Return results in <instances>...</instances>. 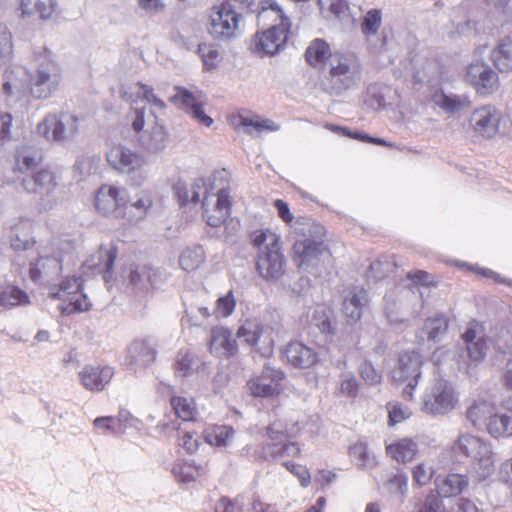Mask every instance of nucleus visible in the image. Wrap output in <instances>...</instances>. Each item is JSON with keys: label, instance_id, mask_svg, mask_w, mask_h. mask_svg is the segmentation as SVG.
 <instances>
[{"label": "nucleus", "instance_id": "nucleus-60", "mask_svg": "<svg viewBox=\"0 0 512 512\" xmlns=\"http://www.w3.org/2000/svg\"><path fill=\"white\" fill-rule=\"evenodd\" d=\"M359 374L366 384L377 385L382 380L381 372L377 371L370 362H364L359 367Z\"/></svg>", "mask_w": 512, "mask_h": 512}, {"label": "nucleus", "instance_id": "nucleus-37", "mask_svg": "<svg viewBox=\"0 0 512 512\" xmlns=\"http://www.w3.org/2000/svg\"><path fill=\"white\" fill-rule=\"evenodd\" d=\"M436 490L441 497H454L462 493L468 486V479L465 475L449 474L443 478L436 479Z\"/></svg>", "mask_w": 512, "mask_h": 512}, {"label": "nucleus", "instance_id": "nucleus-8", "mask_svg": "<svg viewBox=\"0 0 512 512\" xmlns=\"http://www.w3.org/2000/svg\"><path fill=\"white\" fill-rule=\"evenodd\" d=\"M329 83L336 93L353 88L360 81V65L353 54L334 53L330 58Z\"/></svg>", "mask_w": 512, "mask_h": 512}, {"label": "nucleus", "instance_id": "nucleus-52", "mask_svg": "<svg viewBox=\"0 0 512 512\" xmlns=\"http://www.w3.org/2000/svg\"><path fill=\"white\" fill-rule=\"evenodd\" d=\"M435 472L434 466L429 461H422L412 469L413 483L419 487L425 486L430 483Z\"/></svg>", "mask_w": 512, "mask_h": 512}, {"label": "nucleus", "instance_id": "nucleus-12", "mask_svg": "<svg viewBox=\"0 0 512 512\" xmlns=\"http://www.w3.org/2000/svg\"><path fill=\"white\" fill-rule=\"evenodd\" d=\"M61 80L59 66L51 60H44L34 72L29 73L30 93L36 99H47L58 90Z\"/></svg>", "mask_w": 512, "mask_h": 512}, {"label": "nucleus", "instance_id": "nucleus-50", "mask_svg": "<svg viewBox=\"0 0 512 512\" xmlns=\"http://www.w3.org/2000/svg\"><path fill=\"white\" fill-rule=\"evenodd\" d=\"M158 279V271L151 267H142L139 270L131 271L130 281L133 285L139 286L140 288H146L147 286H156Z\"/></svg>", "mask_w": 512, "mask_h": 512}, {"label": "nucleus", "instance_id": "nucleus-6", "mask_svg": "<svg viewBox=\"0 0 512 512\" xmlns=\"http://www.w3.org/2000/svg\"><path fill=\"white\" fill-rule=\"evenodd\" d=\"M109 165L127 177L133 186H141L149 176V163L140 153L121 144L112 146L106 154Z\"/></svg>", "mask_w": 512, "mask_h": 512}, {"label": "nucleus", "instance_id": "nucleus-47", "mask_svg": "<svg viewBox=\"0 0 512 512\" xmlns=\"http://www.w3.org/2000/svg\"><path fill=\"white\" fill-rule=\"evenodd\" d=\"M234 430L230 426H212L205 431V441L212 446H226L233 438Z\"/></svg>", "mask_w": 512, "mask_h": 512}, {"label": "nucleus", "instance_id": "nucleus-31", "mask_svg": "<svg viewBox=\"0 0 512 512\" xmlns=\"http://www.w3.org/2000/svg\"><path fill=\"white\" fill-rule=\"evenodd\" d=\"M229 122L234 127H243L247 134H260L264 131L274 132L280 129V126L274 121L260 116H243L242 113L229 116Z\"/></svg>", "mask_w": 512, "mask_h": 512}, {"label": "nucleus", "instance_id": "nucleus-7", "mask_svg": "<svg viewBox=\"0 0 512 512\" xmlns=\"http://www.w3.org/2000/svg\"><path fill=\"white\" fill-rule=\"evenodd\" d=\"M79 132V119L68 113H49L37 125V133L49 143L66 144Z\"/></svg>", "mask_w": 512, "mask_h": 512}, {"label": "nucleus", "instance_id": "nucleus-39", "mask_svg": "<svg viewBox=\"0 0 512 512\" xmlns=\"http://www.w3.org/2000/svg\"><path fill=\"white\" fill-rule=\"evenodd\" d=\"M495 412V407L488 401L477 400L467 411V418L474 427L480 428L483 425L487 427V422Z\"/></svg>", "mask_w": 512, "mask_h": 512}, {"label": "nucleus", "instance_id": "nucleus-48", "mask_svg": "<svg viewBox=\"0 0 512 512\" xmlns=\"http://www.w3.org/2000/svg\"><path fill=\"white\" fill-rule=\"evenodd\" d=\"M350 456L356 461L361 468H372L377 464L376 456L368 450L367 445L358 441L349 449Z\"/></svg>", "mask_w": 512, "mask_h": 512}, {"label": "nucleus", "instance_id": "nucleus-11", "mask_svg": "<svg viewBox=\"0 0 512 512\" xmlns=\"http://www.w3.org/2000/svg\"><path fill=\"white\" fill-rule=\"evenodd\" d=\"M423 360L416 351H405L400 354L398 364L392 372L393 380L402 385V395L407 399H412L414 390L421 377V367Z\"/></svg>", "mask_w": 512, "mask_h": 512}, {"label": "nucleus", "instance_id": "nucleus-64", "mask_svg": "<svg viewBox=\"0 0 512 512\" xmlns=\"http://www.w3.org/2000/svg\"><path fill=\"white\" fill-rule=\"evenodd\" d=\"M469 358L474 362H480L484 359L487 352V343L484 339H478L477 342L467 345Z\"/></svg>", "mask_w": 512, "mask_h": 512}, {"label": "nucleus", "instance_id": "nucleus-57", "mask_svg": "<svg viewBox=\"0 0 512 512\" xmlns=\"http://www.w3.org/2000/svg\"><path fill=\"white\" fill-rule=\"evenodd\" d=\"M244 504L243 496L234 499L222 497L215 506V512H243Z\"/></svg>", "mask_w": 512, "mask_h": 512}, {"label": "nucleus", "instance_id": "nucleus-51", "mask_svg": "<svg viewBox=\"0 0 512 512\" xmlns=\"http://www.w3.org/2000/svg\"><path fill=\"white\" fill-rule=\"evenodd\" d=\"M13 36L6 25L0 24V65L8 63L13 56Z\"/></svg>", "mask_w": 512, "mask_h": 512}, {"label": "nucleus", "instance_id": "nucleus-34", "mask_svg": "<svg viewBox=\"0 0 512 512\" xmlns=\"http://www.w3.org/2000/svg\"><path fill=\"white\" fill-rule=\"evenodd\" d=\"M490 60L501 73L512 71V38L501 39L490 51Z\"/></svg>", "mask_w": 512, "mask_h": 512}, {"label": "nucleus", "instance_id": "nucleus-33", "mask_svg": "<svg viewBox=\"0 0 512 512\" xmlns=\"http://www.w3.org/2000/svg\"><path fill=\"white\" fill-rule=\"evenodd\" d=\"M368 303L366 290L354 288L345 295L343 313L349 323H356L362 317L363 308Z\"/></svg>", "mask_w": 512, "mask_h": 512}, {"label": "nucleus", "instance_id": "nucleus-42", "mask_svg": "<svg viewBox=\"0 0 512 512\" xmlns=\"http://www.w3.org/2000/svg\"><path fill=\"white\" fill-rule=\"evenodd\" d=\"M487 432L494 438L512 436V416L494 412L487 422Z\"/></svg>", "mask_w": 512, "mask_h": 512}, {"label": "nucleus", "instance_id": "nucleus-53", "mask_svg": "<svg viewBox=\"0 0 512 512\" xmlns=\"http://www.w3.org/2000/svg\"><path fill=\"white\" fill-rule=\"evenodd\" d=\"M382 25V12L379 9H371L365 14L361 31L368 38L376 35Z\"/></svg>", "mask_w": 512, "mask_h": 512}, {"label": "nucleus", "instance_id": "nucleus-40", "mask_svg": "<svg viewBox=\"0 0 512 512\" xmlns=\"http://www.w3.org/2000/svg\"><path fill=\"white\" fill-rule=\"evenodd\" d=\"M252 243L260 253L280 250V236L270 229L256 230L251 235Z\"/></svg>", "mask_w": 512, "mask_h": 512}, {"label": "nucleus", "instance_id": "nucleus-9", "mask_svg": "<svg viewBox=\"0 0 512 512\" xmlns=\"http://www.w3.org/2000/svg\"><path fill=\"white\" fill-rule=\"evenodd\" d=\"M236 336L261 357H269L274 351L272 328L256 317L242 320Z\"/></svg>", "mask_w": 512, "mask_h": 512}, {"label": "nucleus", "instance_id": "nucleus-20", "mask_svg": "<svg viewBox=\"0 0 512 512\" xmlns=\"http://www.w3.org/2000/svg\"><path fill=\"white\" fill-rule=\"evenodd\" d=\"M29 73L20 66H13L5 70L3 74L2 91L9 104L21 100L28 88L27 80Z\"/></svg>", "mask_w": 512, "mask_h": 512}, {"label": "nucleus", "instance_id": "nucleus-36", "mask_svg": "<svg viewBox=\"0 0 512 512\" xmlns=\"http://www.w3.org/2000/svg\"><path fill=\"white\" fill-rule=\"evenodd\" d=\"M386 451L397 463H407L417 455L418 444L410 438H402L387 445Z\"/></svg>", "mask_w": 512, "mask_h": 512}, {"label": "nucleus", "instance_id": "nucleus-29", "mask_svg": "<svg viewBox=\"0 0 512 512\" xmlns=\"http://www.w3.org/2000/svg\"><path fill=\"white\" fill-rule=\"evenodd\" d=\"M19 10L23 19L37 15L42 21L52 20L57 14V0H20Z\"/></svg>", "mask_w": 512, "mask_h": 512}, {"label": "nucleus", "instance_id": "nucleus-26", "mask_svg": "<svg viewBox=\"0 0 512 512\" xmlns=\"http://www.w3.org/2000/svg\"><path fill=\"white\" fill-rule=\"evenodd\" d=\"M210 353L220 358H230L238 352V345L231 330L226 327H215L211 330Z\"/></svg>", "mask_w": 512, "mask_h": 512}, {"label": "nucleus", "instance_id": "nucleus-45", "mask_svg": "<svg viewBox=\"0 0 512 512\" xmlns=\"http://www.w3.org/2000/svg\"><path fill=\"white\" fill-rule=\"evenodd\" d=\"M332 55L329 45L321 39L312 41L305 53L307 62L314 67L322 64L328 57L330 59Z\"/></svg>", "mask_w": 512, "mask_h": 512}, {"label": "nucleus", "instance_id": "nucleus-23", "mask_svg": "<svg viewBox=\"0 0 512 512\" xmlns=\"http://www.w3.org/2000/svg\"><path fill=\"white\" fill-rule=\"evenodd\" d=\"M125 190L112 185H102L95 196V206L97 210L104 214H113L116 218H120L119 212L125 201Z\"/></svg>", "mask_w": 512, "mask_h": 512}, {"label": "nucleus", "instance_id": "nucleus-56", "mask_svg": "<svg viewBox=\"0 0 512 512\" xmlns=\"http://www.w3.org/2000/svg\"><path fill=\"white\" fill-rule=\"evenodd\" d=\"M236 307V298L232 290L216 301L214 315L216 318H227L232 315Z\"/></svg>", "mask_w": 512, "mask_h": 512}, {"label": "nucleus", "instance_id": "nucleus-5", "mask_svg": "<svg viewBox=\"0 0 512 512\" xmlns=\"http://www.w3.org/2000/svg\"><path fill=\"white\" fill-rule=\"evenodd\" d=\"M243 28V13L236 8L232 1H224L210 10L207 32L214 40L229 42L239 37Z\"/></svg>", "mask_w": 512, "mask_h": 512}, {"label": "nucleus", "instance_id": "nucleus-14", "mask_svg": "<svg viewBox=\"0 0 512 512\" xmlns=\"http://www.w3.org/2000/svg\"><path fill=\"white\" fill-rule=\"evenodd\" d=\"M313 233L317 236L314 239L302 238L294 243V259L300 268L314 266L319 256L325 252L323 242L324 229L321 225L312 226Z\"/></svg>", "mask_w": 512, "mask_h": 512}, {"label": "nucleus", "instance_id": "nucleus-38", "mask_svg": "<svg viewBox=\"0 0 512 512\" xmlns=\"http://www.w3.org/2000/svg\"><path fill=\"white\" fill-rule=\"evenodd\" d=\"M197 54L201 60L202 72L204 73L216 72L223 61V54L214 43L199 44Z\"/></svg>", "mask_w": 512, "mask_h": 512}, {"label": "nucleus", "instance_id": "nucleus-10", "mask_svg": "<svg viewBox=\"0 0 512 512\" xmlns=\"http://www.w3.org/2000/svg\"><path fill=\"white\" fill-rule=\"evenodd\" d=\"M458 403V394L445 379L434 380L422 396L423 410L432 415H443L453 410Z\"/></svg>", "mask_w": 512, "mask_h": 512}, {"label": "nucleus", "instance_id": "nucleus-19", "mask_svg": "<svg viewBox=\"0 0 512 512\" xmlns=\"http://www.w3.org/2000/svg\"><path fill=\"white\" fill-rule=\"evenodd\" d=\"M157 354V343L154 339H136L127 347L126 362L134 369L147 368L154 363Z\"/></svg>", "mask_w": 512, "mask_h": 512}, {"label": "nucleus", "instance_id": "nucleus-43", "mask_svg": "<svg viewBox=\"0 0 512 512\" xmlns=\"http://www.w3.org/2000/svg\"><path fill=\"white\" fill-rule=\"evenodd\" d=\"M29 302L27 293L16 286L9 285L0 289V306L3 308L27 305Z\"/></svg>", "mask_w": 512, "mask_h": 512}, {"label": "nucleus", "instance_id": "nucleus-15", "mask_svg": "<svg viewBox=\"0 0 512 512\" xmlns=\"http://www.w3.org/2000/svg\"><path fill=\"white\" fill-rule=\"evenodd\" d=\"M284 377L280 369L265 365L260 375L247 382L248 391L254 397H273L281 392Z\"/></svg>", "mask_w": 512, "mask_h": 512}, {"label": "nucleus", "instance_id": "nucleus-62", "mask_svg": "<svg viewBox=\"0 0 512 512\" xmlns=\"http://www.w3.org/2000/svg\"><path fill=\"white\" fill-rule=\"evenodd\" d=\"M35 241L28 234L21 232L17 229L15 233L11 236L10 246L15 251H24L31 248L34 245Z\"/></svg>", "mask_w": 512, "mask_h": 512}, {"label": "nucleus", "instance_id": "nucleus-35", "mask_svg": "<svg viewBox=\"0 0 512 512\" xmlns=\"http://www.w3.org/2000/svg\"><path fill=\"white\" fill-rule=\"evenodd\" d=\"M14 172L25 173L35 169L42 161L41 153L29 145H21L15 152Z\"/></svg>", "mask_w": 512, "mask_h": 512}, {"label": "nucleus", "instance_id": "nucleus-24", "mask_svg": "<svg viewBox=\"0 0 512 512\" xmlns=\"http://www.w3.org/2000/svg\"><path fill=\"white\" fill-rule=\"evenodd\" d=\"M258 24L263 27H277L290 30L292 23L289 16L275 0H262L258 6Z\"/></svg>", "mask_w": 512, "mask_h": 512}, {"label": "nucleus", "instance_id": "nucleus-46", "mask_svg": "<svg viewBox=\"0 0 512 512\" xmlns=\"http://www.w3.org/2000/svg\"><path fill=\"white\" fill-rule=\"evenodd\" d=\"M382 490L385 493L395 496L403 501L408 491V479L404 473H396L390 476L382 484Z\"/></svg>", "mask_w": 512, "mask_h": 512}, {"label": "nucleus", "instance_id": "nucleus-2", "mask_svg": "<svg viewBox=\"0 0 512 512\" xmlns=\"http://www.w3.org/2000/svg\"><path fill=\"white\" fill-rule=\"evenodd\" d=\"M135 89V98L133 93L127 91L121 94L132 105L128 120L136 134L139 147L149 154H159L167 147L169 134L152 107L163 109L165 104L154 94L151 87L138 83Z\"/></svg>", "mask_w": 512, "mask_h": 512}, {"label": "nucleus", "instance_id": "nucleus-3", "mask_svg": "<svg viewBox=\"0 0 512 512\" xmlns=\"http://www.w3.org/2000/svg\"><path fill=\"white\" fill-rule=\"evenodd\" d=\"M229 178L226 170H216L194 181V203L202 196V216L211 227L221 226L230 212Z\"/></svg>", "mask_w": 512, "mask_h": 512}, {"label": "nucleus", "instance_id": "nucleus-32", "mask_svg": "<svg viewBox=\"0 0 512 512\" xmlns=\"http://www.w3.org/2000/svg\"><path fill=\"white\" fill-rule=\"evenodd\" d=\"M257 270L267 280H276L284 273V258L280 250L259 253Z\"/></svg>", "mask_w": 512, "mask_h": 512}, {"label": "nucleus", "instance_id": "nucleus-30", "mask_svg": "<svg viewBox=\"0 0 512 512\" xmlns=\"http://www.w3.org/2000/svg\"><path fill=\"white\" fill-rule=\"evenodd\" d=\"M289 364L295 368L306 369L315 365L319 358L314 349L300 343L291 342L284 351Z\"/></svg>", "mask_w": 512, "mask_h": 512}, {"label": "nucleus", "instance_id": "nucleus-61", "mask_svg": "<svg viewBox=\"0 0 512 512\" xmlns=\"http://www.w3.org/2000/svg\"><path fill=\"white\" fill-rule=\"evenodd\" d=\"M175 93L170 97V101L178 107L191 110L192 109V93L183 87L176 86Z\"/></svg>", "mask_w": 512, "mask_h": 512}, {"label": "nucleus", "instance_id": "nucleus-41", "mask_svg": "<svg viewBox=\"0 0 512 512\" xmlns=\"http://www.w3.org/2000/svg\"><path fill=\"white\" fill-rule=\"evenodd\" d=\"M307 319L312 325L318 327L321 333L335 334V325L331 320L330 311L325 306L319 305L309 310Z\"/></svg>", "mask_w": 512, "mask_h": 512}, {"label": "nucleus", "instance_id": "nucleus-54", "mask_svg": "<svg viewBox=\"0 0 512 512\" xmlns=\"http://www.w3.org/2000/svg\"><path fill=\"white\" fill-rule=\"evenodd\" d=\"M192 349L190 347L181 348L177 354L175 362V375L178 378H186L191 373Z\"/></svg>", "mask_w": 512, "mask_h": 512}, {"label": "nucleus", "instance_id": "nucleus-17", "mask_svg": "<svg viewBox=\"0 0 512 512\" xmlns=\"http://www.w3.org/2000/svg\"><path fill=\"white\" fill-rule=\"evenodd\" d=\"M501 120V110L488 104L479 107L472 112L470 125L479 135L486 138H492L498 133Z\"/></svg>", "mask_w": 512, "mask_h": 512}, {"label": "nucleus", "instance_id": "nucleus-63", "mask_svg": "<svg viewBox=\"0 0 512 512\" xmlns=\"http://www.w3.org/2000/svg\"><path fill=\"white\" fill-rule=\"evenodd\" d=\"M435 103L448 112H455L462 107V102L455 96L445 94L435 95Z\"/></svg>", "mask_w": 512, "mask_h": 512}, {"label": "nucleus", "instance_id": "nucleus-44", "mask_svg": "<svg viewBox=\"0 0 512 512\" xmlns=\"http://www.w3.org/2000/svg\"><path fill=\"white\" fill-rule=\"evenodd\" d=\"M448 328V321L444 316H437L426 320L421 334H425L430 341H439L446 333ZM420 341H424L423 335L418 336Z\"/></svg>", "mask_w": 512, "mask_h": 512}, {"label": "nucleus", "instance_id": "nucleus-28", "mask_svg": "<svg viewBox=\"0 0 512 512\" xmlns=\"http://www.w3.org/2000/svg\"><path fill=\"white\" fill-rule=\"evenodd\" d=\"M153 206V200L150 195L146 193L139 194L134 199H127L125 194V201L122 211L119 212L120 218H124L130 223H138L144 220Z\"/></svg>", "mask_w": 512, "mask_h": 512}, {"label": "nucleus", "instance_id": "nucleus-18", "mask_svg": "<svg viewBox=\"0 0 512 512\" xmlns=\"http://www.w3.org/2000/svg\"><path fill=\"white\" fill-rule=\"evenodd\" d=\"M171 406L174 410V413L178 420H181V423L175 427L179 434H182L178 439V446L180 450L178 453L182 455V451H184L187 455L191 453V434L190 431L186 428V425H189L192 421V404L189 399L186 397H172L171 398Z\"/></svg>", "mask_w": 512, "mask_h": 512}, {"label": "nucleus", "instance_id": "nucleus-16", "mask_svg": "<svg viewBox=\"0 0 512 512\" xmlns=\"http://www.w3.org/2000/svg\"><path fill=\"white\" fill-rule=\"evenodd\" d=\"M289 32L277 27L257 32L252 39V51L260 57L274 56L285 47Z\"/></svg>", "mask_w": 512, "mask_h": 512}, {"label": "nucleus", "instance_id": "nucleus-25", "mask_svg": "<svg viewBox=\"0 0 512 512\" xmlns=\"http://www.w3.org/2000/svg\"><path fill=\"white\" fill-rule=\"evenodd\" d=\"M82 386L89 391H102L108 385L114 375V369L110 366H84L78 373Z\"/></svg>", "mask_w": 512, "mask_h": 512}, {"label": "nucleus", "instance_id": "nucleus-58", "mask_svg": "<svg viewBox=\"0 0 512 512\" xmlns=\"http://www.w3.org/2000/svg\"><path fill=\"white\" fill-rule=\"evenodd\" d=\"M388 415H389V424L396 425L398 423L403 422L408 419L412 412L406 406H403L397 402L389 403L387 405Z\"/></svg>", "mask_w": 512, "mask_h": 512}, {"label": "nucleus", "instance_id": "nucleus-27", "mask_svg": "<svg viewBox=\"0 0 512 512\" xmlns=\"http://www.w3.org/2000/svg\"><path fill=\"white\" fill-rule=\"evenodd\" d=\"M300 453L297 443L288 440L263 442L259 451L255 452L257 461L277 460L285 457H296Z\"/></svg>", "mask_w": 512, "mask_h": 512}, {"label": "nucleus", "instance_id": "nucleus-21", "mask_svg": "<svg viewBox=\"0 0 512 512\" xmlns=\"http://www.w3.org/2000/svg\"><path fill=\"white\" fill-rule=\"evenodd\" d=\"M57 185L56 175L48 169H41L32 176L23 177L20 182L24 192L37 195L40 199L50 197Z\"/></svg>", "mask_w": 512, "mask_h": 512}, {"label": "nucleus", "instance_id": "nucleus-59", "mask_svg": "<svg viewBox=\"0 0 512 512\" xmlns=\"http://www.w3.org/2000/svg\"><path fill=\"white\" fill-rule=\"evenodd\" d=\"M264 436L266 437L264 442H271L287 440L290 434L282 422L275 421L266 427Z\"/></svg>", "mask_w": 512, "mask_h": 512}, {"label": "nucleus", "instance_id": "nucleus-49", "mask_svg": "<svg viewBox=\"0 0 512 512\" xmlns=\"http://www.w3.org/2000/svg\"><path fill=\"white\" fill-rule=\"evenodd\" d=\"M359 392V382L350 371H344L339 376L337 393L341 397L355 398Z\"/></svg>", "mask_w": 512, "mask_h": 512}, {"label": "nucleus", "instance_id": "nucleus-22", "mask_svg": "<svg viewBox=\"0 0 512 512\" xmlns=\"http://www.w3.org/2000/svg\"><path fill=\"white\" fill-rule=\"evenodd\" d=\"M117 257V249L113 245L99 247L82 265L83 273L102 274L106 282L111 276L112 268Z\"/></svg>", "mask_w": 512, "mask_h": 512}, {"label": "nucleus", "instance_id": "nucleus-1", "mask_svg": "<svg viewBox=\"0 0 512 512\" xmlns=\"http://www.w3.org/2000/svg\"><path fill=\"white\" fill-rule=\"evenodd\" d=\"M74 249L73 241L61 240L30 267L31 280L43 285L49 297L59 301L58 308L65 315L87 311L91 306L81 278L69 274L75 264Z\"/></svg>", "mask_w": 512, "mask_h": 512}, {"label": "nucleus", "instance_id": "nucleus-13", "mask_svg": "<svg viewBox=\"0 0 512 512\" xmlns=\"http://www.w3.org/2000/svg\"><path fill=\"white\" fill-rule=\"evenodd\" d=\"M465 79L483 97L495 93L499 88L498 74L483 59L468 65Z\"/></svg>", "mask_w": 512, "mask_h": 512}, {"label": "nucleus", "instance_id": "nucleus-55", "mask_svg": "<svg viewBox=\"0 0 512 512\" xmlns=\"http://www.w3.org/2000/svg\"><path fill=\"white\" fill-rule=\"evenodd\" d=\"M172 473L180 486L189 487L192 482V464L189 461L178 459L173 465Z\"/></svg>", "mask_w": 512, "mask_h": 512}, {"label": "nucleus", "instance_id": "nucleus-4", "mask_svg": "<svg viewBox=\"0 0 512 512\" xmlns=\"http://www.w3.org/2000/svg\"><path fill=\"white\" fill-rule=\"evenodd\" d=\"M455 455L471 460V477L482 482L495 472V453L492 444L483 438L470 434H460L452 445Z\"/></svg>", "mask_w": 512, "mask_h": 512}]
</instances>
